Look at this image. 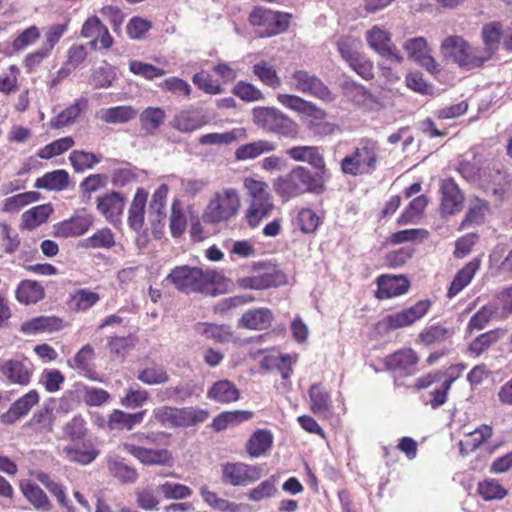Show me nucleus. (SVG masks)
I'll use <instances>...</instances> for the list:
<instances>
[{"label": "nucleus", "instance_id": "obj_1", "mask_svg": "<svg viewBox=\"0 0 512 512\" xmlns=\"http://www.w3.org/2000/svg\"><path fill=\"white\" fill-rule=\"evenodd\" d=\"M324 183L323 179L315 176L308 168L295 166L273 181V189L283 201H289L304 193H322L325 189Z\"/></svg>", "mask_w": 512, "mask_h": 512}, {"label": "nucleus", "instance_id": "obj_2", "mask_svg": "<svg viewBox=\"0 0 512 512\" xmlns=\"http://www.w3.org/2000/svg\"><path fill=\"white\" fill-rule=\"evenodd\" d=\"M241 207L237 189L226 187L214 192L202 213V220L207 224L227 222L237 216Z\"/></svg>", "mask_w": 512, "mask_h": 512}, {"label": "nucleus", "instance_id": "obj_3", "mask_svg": "<svg viewBox=\"0 0 512 512\" xmlns=\"http://www.w3.org/2000/svg\"><path fill=\"white\" fill-rule=\"evenodd\" d=\"M252 116L254 124L267 132L291 139L299 133L298 124L274 107H255Z\"/></svg>", "mask_w": 512, "mask_h": 512}, {"label": "nucleus", "instance_id": "obj_4", "mask_svg": "<svg viewBox=\"0 0 512 512\" xmlns=\"http://www.w3.org/2000/svg\"><path fill=\"white\" fill-rule=\"evenodd\" d=\"M155 420L167 427H191L204 423L209 417V411L196 407L162 406L153 410Z\"/></svg>", "mask_w": 512, "mask_h": 512}, {"label": "nucleus", "instance_id": "obj_5", "mask_svg": "<svg viewBox=\"0 0 512 512\" xmlns=\"http://www.w3.org/2000/svg\"><path fill=\"white\" fill-rule=\"evenodd\" d=\"M165 280L177 290L189 294L202 292L211 281V276L198 267L183 265L172 269Z\"/></svg>", "mask_w": 512, "mask_h": 512}, {"label": "nucleus", "instance_id": "obj_6", "mask_svg": "<svg viewBox=\"0 0 512 512\" xmlns=\"http://www.w3.org/2000/svg\"><path fill=\"white\" fill-rule=\"evenodd\" d=\"M441 50L446 59L467 70L480 67L483 64L480 48L470 47L461 37L454 36L445 39Z\"/></svg>", "mask_w": 512, "mask_h": 512}, {"label": "nucleus", "instance_id": "obj_7", "mask_svg": "<svg viewBox=\"0 0 512 512\" xmlns=\"http://www.w3.org/2000/svg\"><path fill=\"white\" fill-rule=\"evenodd\" d=\"M290 15L264 8L254 9L249 21L253 26H258L259 37H271L284 32L289 26Z\"/></svg>", "mask_w": 512, "mask_h": 512}, {"label": "nucleus", "instance_id": "obj_8", "mask_svg": "<svg viewBox=\"0 0 512 512\" xmlns=\"http://www.w3.org/2000/svg\"><path fill=\"white\" fill-rule=\"evenodd\" d=\"M430 307V300H420L411 307L388 314L379 322V327L385 330H397L408 327L423 318L428 313Z\"/></svg>", "mask_w": 512, "mask_h": 512}, {"label": "nucleus", "instance_id": "obj_9", "mask_svg": "<svg viewBox=\"0 0 512 512\" xmlns=\"http://www.w3.org/2000/svg\"><path fill=\"white\" fill-rule=\"evenodd\" d=\"M366 40L369 46L382 56L390 64L399 65L403 56L392 42L391 34L380 26H373L366 32Z\"/></svg>", "mask_w": 512, "mask_h": 512}, {"label": "nucleus", "instance_id": "obj_10", "mask_svg": "<svg viewBox=\"0 0 512 512\" xmlns=\"http://www.w3.org/2000/svg\"><path fill=\"white\" fill-rule=\"evenodd\" d=\"M291 87L295 90L318 98L322 101H332V93L329 88L317 76L305 70H296L290 76Z\"/></svg>", "mask_w": 512, "mask_h": 512}, {"label": "nucleus", "instance_id": "obj_11", "mask_svg": "<svg viewBox=\"0 0 512 512\" xmlns=\"http://www.w3.org/2000/svg\"><path fill=\"white\" fill-rule=\"evenodd\" d=\"M287 155L296 162H305L316 169L313 173L324 181L328 180L330 175L325 165V159L316 146H293L286 151Z\"/></svg>", "mask_w": 512, "mask_h": 512}, {"label": "nucleus", "instance_id": "obj_12", "mask_svg": "<svg viewBox=\"0 0 512 512\" xmlns=\"http://www.w3.org/2000/svg\"><path fill=\"white\" fill-rule=\"evenodd\" d=\"M261 477L258 466L244 463H225L222 465V480L233 486H246Z\"/></svg>", "mask_w": 512, "mask_h": 512}, {"label": "nucleus", "instance_id": "obj_13", "mask_svg": "<svg viewBox=\"0 0 512 512\" xmlns=\"http://www.w3.org/2000/svg\"><path fill=\"white\" fill-rule=\"evenodd\" d=\"M419 358L411 348L402 349L384 359L385 367L401 377L414 375L418 371Z\"/></svg>", "mask_w": 512, "mask_h": 512}, {"label": "nucleus", "instance_id": "obj_14", "mask_svg": "<svg viewBox=\"0 0 512 512\" xmlns=\"http://www.w3.org/2000/svg\"><path fill=\"white\" fill-rule=\"evenodd\" d=\"M33 370L32 362L26 357L6 360L0 365V371L8 381L22 386L30 383Z\"/></svg>", "mask_w": 512, "mask_h": 512}, {"label": "nucleus", "instance_id": "obj_15", "mask_svg": "<svg viewBox=\"0 0 512 512\" xmlns=\"http://www.w3.org/2000/svg\"><path fill=\"white\" fill-rule=\"evenodd\" d=\"M376 297L378 299H389L405 294L409 287V280L403 275H380L377 280Z\"/></svg>", "mask_w": 512, "mask_h": 512}, {"label": "nucleus", "instance_id": "obj_16", "mask_svg": "<svg viewBox=\"0 0 512 512\" xmlns=\"http://www.w3.org/2000/svg\"><path fill=\"white\" fill-rule=\"evenodd\" d=\"M376 143L362 139L354 150V175L371 173L376 167Z\"/></svg>", "mask_w": 512, "mask_h": 512}, {"label": "nucleus", "instance_id": "obj_17", "mask_svg": "<svg viewBox=\"0 0 512 512\" xmlns=\"http://www.w3.org/2000/svg\"><path fill=\"white\" fill-rule=\"evenodd\" d=\"M403 49L407 52L408 57L427 71L434 73L437 71V64L430 55L426 39L423 37H415L406 40L403 43Z\"/></svg>", "mask_w": 512, "mask_h": 512}, {"label": "nucleus", "instance_id": "obj_18", "mask_svg": "<svg viewBox=\"0 0 512 512\" xmlns=\"http://www.w3.org/2000/svg\"><path fill=\"white\" fill-rule=\"evenodd\" d=\"M440 191V212L443 216L453 215L462 209L464 195L453 180H444L441 184Z\"/></svg>", "mask_w": 512, "mask_h": 512}, {"label": "nucleus", "instance_id": "obj_19", "mask_svg": "<svg viewBox=\"0 0 512 512\" xmlns=\"http://www.w3.org/2000/svg\"><path fill=\"white\" fill-rule=\"evenodd\" d=\"M124 450L145 465H166L171 454L166 449H151L133 443H124Z\"/></svg>", "mask_w": 512, "mask_h": 512}, {"label": "nucleus", "instance_id": "obj_20", "mask_svg": "<svg viewBox=\"0 0 512 512\" xmlns=\"http://www.w3.org/2000/svg\"><path fill=\"white\" fill-rule=\"evenodd\" d=\"M39 402V394L36 390H30L28 393L17 399L7 412L0 416L3 424L10 425L15 423L21 417L26 416L33 406Z\"/></svg>", "mask_w": 512, "mask_h": 512}, {"label": "nucleus", "instance_id": "obj_21", "mask_svg": "<svg viewBox=\"0 0 512 512\" xmlns=\"http://www.w3.org/2000/svg\"><path fill=\"white\" fill-rule=\"evenodd\" d=\"M63 453L69 461L81 465L90 464L98 455L93 444L85 439L70 442L63 447Z\"/></svg>", "mask_w": 512, "mask_h": 512}, {"label": "nucleus", "instance_id": "obj_22", "mask_svg": "<svg viewBox=\"0 0 512 512\" xmlns=\"http://www.w3.org/2000/svg\"><path fill=\"white\" fill-rule=\"evenodd\" d=\"M125 207V198L118 192L98 197L97 209L111 223L119 221Z\"/></svg>", "mask_w": 512, "mask_h": 512}, {"label": "nucleus", "instance_id": "obj_23", "mask_svg": "<svg viewBox=\"0 0 512 512\" xmlns=\"http://www.w3.org/2000/svg\"><path fill=\"white\" fill-rule=\"evenodd\" d=\"M93 224V217L88 214L77 215L55 226V235L70 238L83 235Z\"/></svg>", "mask_w": 512, "mask_h": 512}, {"label": "nucleus", "instance_id": "obj_24", "mask_svg": "<svg viewBox=\"0 0 512 512\" xmlns=\"http://www.w3.org/2000/svg\"><path fill=\"white\" fill-rule=\"evenodd\" d=\"M274 320L273 312L266 307L249 309L243 313L239 320L241 327L249 330H266L271 327Z\"/></svg>", "mask_w": 512, "mask_h": 512}, {"label": "nucleus", "instance_id": "obj_25", "mask_svg": "<svg viewBox=\"0 0 512 512\" xmlns=\"http://www.w3.org/2000/svg\"><path fill=\"white\" fill-rule=\"evenodd\" d=\"M277 100L283 106L296 112L312 116L316 119H323L325 117V112L322 109L318 108L315 104L302 99L299 96L290 94H278Z\"/></svg>", "mask_w": 512, "mask_h": 512}, {"label": "nucleus", "instance_id": "obj_26", "mask_svg": "<svg viewBox=\"0 0 512 512\" xmlns=\"http://www.w3.org/2000/svg\"><path fill=\"white\" fill-rule=\"evenodd\" d=\"M274 208L273 198L251 199L245 213L248 225L252 228L257 227L262 220L271 215Z\"/></svg>", "mask_w": 512, "mask_h": 512}, {"label": "nucleus", "instance_id": "obj_27", "mask_svg": "<svg viewBox=\"0 0 512 512\" xmlns=\"http://www.w3.org/2000/svg\"><path fill=\"white\" fill-rule=\"evenodd\" d=\"M297 361V355L291 356L289 354L267 355L261 362L260 367L264 370H277L280 372L282 378L287 380L291 377L293 372V364Z\"/></svg>", "mask_w": 512, "mask_h": 512}, {"label": "nucleus", "instance_id": "obj_28", "mask_svg": "<svg viewBox=\"0 0 512 512\" xmlns=\"http://www.w3.org/2000/svg\"><path fill=\"white\" fill-rule=\"evenodd\" d=\"M240 392L235 384L229 380H220L209 388L207 398L221 404H229L239 399Z\"/></svg>", "mask_w": 512, "mask_h": 512}, {"label": "nucleus", "instance_id": "obj_29", "mask_svg": "<svg viewBox=\"0 0 512 512\" xmlns=\"http://www.w3.org/2000/svg\"><path fill=\"white\" fill-rule=\"evenodd\" d=\"M480 268V260L475 258L468 262L462 269H460L453 278L447 292L448 298H453L458 295L466 286L470 284L475 273Z\"/></svg>", "mask_w": 512, "mask_h": 512}, {"label": "nucleus", "instance_id": "obj_30", "mask_svg": "<svg viewBox=\"0 0 512 512\" xmlns=\"http://www.w3.org/2000/svg\"><path fill=\"white\" fill-rule=\"evenodd\" d=\"M45 296L44 287L34 280H22L15 291L16 300L24 305L36 304Z\"/></svg>", "mask_w": 512, "mask_h": 512}, {"label": "nucleus", "instance_id": "obj_31", "mask_svg": "<svg viewBox=\"0 0 512 512\" xmlns=\"http://www.w3.org/2000/svg\"><path fill=\"white\" fill-rule=\"evenodd\" d=\"M484 47L480 48L483 63L488 61L497 50L502 37V26L497 22L486 24L482 30Z\"/></svg>", "mask_w": 512, "mask_h": 512}, {"label": "nucleus", "instance_id": "obj_32", "mask_svg": "<svg viewBox=\"0 0 512 512\" xmlns=\"http://www.w3.org/2000/svg\"><path fill=\"white\" fill-rule=\"evenodd\" d=\"M283 275L279 272L264 273L260 275L242 277L237 285L243 289L264 290L282 283Z\"/></svg>", "mask_w": 512, "mask_h": 512}, {"label": "nucleus", "instance_id": "obj_33", "mask_svg": "<svg viewBox=\"0 0 512 512\" xmlns=\"http://www.w3.org/2000/svg\"><path fill=\"white\" fill-rule=\"evenodd\" d=\"M138 111L129 105L101 109L97 116L107 124H125L135 119Z\"/></svg>", "mask_w": 512, "mask_h": 512}, {"label": "nucleus", "instance_id": "obj_34", "mask_svg": "<svg viewBox=\"0 0 512 512\" xmlns=\"http://www.w3.org/2000/svg\"><path fill=\"white\" fill-rule=\"evenodd\" d=\"M147 202V193L139 188L129 208L128 223L136 232H140L144 225L145 206Z\"/></svg>", "mask_w": 512, "mask_h": 512}, {"label": "nucleus", "instance_id": "obj_35", "mask_svg": "<svg viewBox=\"0 0 512 512\" xmlns=\"http://www.w3.org/2000/svg\"><path fill=\"white\" fill-rule=\"evenodd\" d=\"M275 150L276 144L274 142L258 140L239 146L235 150V158L239 161L251 160Z\"/></svg>", "mask_w": 512, "mask_h": 512}, {"label": "nucleus", "instance_id": "obj_36", "mask_svg": "<svg viewBox=\"0 0 512 512\" xmlns=\"http://www.w3.org/2000/svg\"><path fill=\"white\" fill-rule=\"evenodd\" d=\"M61 320L57 317L39 316L25 321L21 324V332L27 335H33L43 332H53L59 330Z\"/></svg>", "mask_w": 512, "mask_h": 512}, {"label": "nucleus", "instance_id": "obj_37", "mask_svg": "<svg viewBox=\"0 0 512 512\" xmlns=\"http://www.w3.org/2000/svg\"><path fill=\"white\" fill-rule=\"evenodd\" d=\"M489 211L488 201L479 197L469 200L468 210L459 229H465L471 225H480L484 222L486 213Z\"/></svg>", "mask_w": 512, "mask_h": 512}, {"label": "nucleus", "instance_id": "obj_38", "mask_svg": "<svg viewBox=\"0 0 512 512\" xmlns=\"http://www.w3.org/2000/svg\"><path fill=\"white\" fill-rule=\"evenodd\" d=\"M20 489L24 497L33 505L37 510L50 511L52 505L46 493L35 483L29 481L21 482Z\"/></svg>", "mask_w": 512, "mask_h": 512}, {"label": "nucleus", "instance_id": "obj_39", "mask_svg": "<svg viewBox=\"0 0 512 512\" xmlns=\"http://www.w3.org/2000/svg\"><path fill=\"white\" fill-rule=\"evenodd\" d=\"M309 396L313 413L326 416L332 407L331 396L326 387L321 384L312 385L309 389Z\"/></svg>", "mask_w": 512, "mask_h": 512}, {"label": "nucleus", "instance_id": "obj_40", "mask_svg": "<svg viewBox=\"0 0 512 512\" xmlns=\"http://www.w3.org/2000/svg\"><path fill=\"white\" fill-rule=\"evenodd\" d=\"M165 111L160 107H147L139 115L140 126L146 134L153 135L163 125Z\"/></svg>", "mask_w": 512, "mask_h": 512}, {"label": "nucleus", "instance_id": "obj_41", "mask_svg": "<svg viewBox=\"0 0 512 512\" xmlns=\"http://www.w3.org/2000/svg\"><path fill=\"white\" fill-rule=\"evenodd\" d=\"M492 436V428L488 425H481L474 431L465 435L464 440L459 442V449L462 455L475 451L482 443Z\"/></svg>", "mask_w": 512, "mask_h": 512}, {"label": "nucleus", "instance_id": "obj_42", "mask_svg": "<svg viewBox=\"0 0 512 512\" xmlns=\"http://www.w3.org/2000/svg\"><path fill=\"white\" fill-rule=\"evenodd\" d=\"M146 411H140L134 414L126 413L122 410L115 409L109 416L108 427L111 430L127 429L132 430L135 425L143 421Z\"/></svg>", "mask_w": 512, "mask_h": 512}, {"label": "nucleus", "instance_id": "obj_43", "mask_svg": "<svg viewBox=\"0 0 512 512\" xmlns=\"http://www.w3.org/2000/svg\"><path fill=\"white\" fill-rule=\"evenodd\" d=\"M253 413L247 410L225 411L217 415L211 424L213 430L220 432L229 426L240 424L251 419Z\"/></svg>", "mask_w": 512, "mask_h": 512}, {"label": "nucleus", "instance_id": "obj_44", "mask_svg": "<svg viewBox=\"0 0 512 512\" xmlns=\"http://www.w3.org/2000/svg\"><path fill=\"white\" fill-rule=\"evenodd\" d=\"M88 101L86 98H80L65 110L60 112L54 119L51 120L52 128H63L72 124L78 116L87 108Z\"/></svg>", "mask_w": 512, "mask_h": 512}, {"label": "nucleus", "instance_id": "obj_45", "mask_svg": "<svg viewBox=\"0 0 512 512\" xmlns=\"http://www.w3.org/2000/svg\"><path fill=\"white\" fill-rule=\"evenodd\" d=\"M69 184V174L65 170H55L48 172L35 182L38 189L60 191L65 189Z\"/></svg>", "mask_w": 512, "mask_h": 512}, {"label": "nucleus", "instance_id": "obj_46", "mask_svg": "<svg viewBox=\"0 0 512 512\" xmlns=\"http://www.w3.org/2000/svg\"><path fill=\"white\" fill-rule=\"evenodd\" d=\"M100 300V295L88 289H77L69 296V306L74 311H87Z\"/></svg>", "mask_w": 512, "mask_h": 512}, {"label": "nucleus", "instance_id": "obj_47", "mask_svg": "<svg viewBox=\"0 0 512 512\" xmlns=\"http://www.w3.org/2000/svg\"><path fill=\"white\" fill-rule=\"evenodd\" d=\"M245 137L246 130L244 128H235L224 133H209L202 135L199 138V143L201 145H228Z\"/></svg>", "mask_w": 512, "mask_h": 512}, {"label": "nucleus", "instance_id": "obj_48", "mask_svg": "<svg viewBox=\"0 0 512 512\" xmlns=\"http://www.w3.org/2000/svg\"><path fill=\"white\" fill-rule=\"evenodd\" d=\"M205 122L196 114L189 110H182L177 113L172 121V126L184 133L192 132L200 129Z\"/></svg>", "mask_w": 512, "mask_h": 512}, {"label": "nucleus", "instance_id": "obj_49", "mask_svg": "<svg viewBox=\"0 0 512 512\" xmlns=\"http://www.w3.org/2000/svg\"><path fill=\"white\" fill-rule=\"evenodd\" d=\"M53 209L50 205H38L33 207L22 215L23 225L27 229H34L45 223L52 213Z\"/></svg>", "mask_w": 512, "mask_h": 512}, {"label": "nucleus", "instance_id": "obj_50", "mask_svg": "<svg viewBox=\"0 0 512 512\" xmlns=\"http://www.w3.org/2000/svg\"><path fill=\"white\" fill-rule=\"evenodd\" d=\"M273 437L265 430L256 431L247 443V451L252 457L263 455L272 445Z\"/></svg>", "mask_w": 512, "mask_h": 512}, {"label": "nucleus", "instance_id": "obj_51", "mask_svg": "<svg viewBox=\"0 0 512 512\" xmlns=\"http://www.w3.org/2000/svg\"><path fill=\"white\" fill-rule=\"evenodd\" d=\"M198 333L216 342H228L232 337L231 328L228 325L212 323H199L196 327Z\"/></svg>", "mask_w": 512, "mask_h": 512}, {"label": "nucleus", "instance_id": "obj_52", "mask_svg": "<svg viewBox=\"0 0 512 512\" xmlns=\"http://www.w3.org/2000/svg\"><path fill=\"white\" fill-rule=\"evenodd\" d=\"M69 160L76 172H83L100 163L102 156L82 150H74L70 153Z\"/></svg>", "mask_w": 512, "mask_h": 512}, {"label": "nucleus", "instance_id": "obj_53", "mask_svg": "<svg viewBox=\"0 0 512 512\" xmlns=\"http://www.w3.org/2000/svg\"><path fill=\"white\" fill-rule=\"evenodd\" d=\"M108 469L122 483H134L138 478L137 471L118 458H109Z\"/></svg>", "mask_w": 512, "mask_h": 512}, {"label": "nucleus", "instance_id": "obj_54", "mask_svg": "<svg viewBox=\"0 0 512 512\" xmlns=\"http://www.w3.org/2000/svg\"><path fill=\"white\" fill-rule=\"evenodd\" d=\"M137 379L146 385H159L169 381V375L163 366L154 365L140 370Z\"/></svg>", "mask_w": 512, "mask_h": 512}, {"label": "nucleus", "instance_id": "obj_55", "mask_svg": "<svg viewBox=\"0 0 512 512\" xmlns=\"http://www.w3.org/2000/svg\"><path fill=\"white\" fill-rule=\"evenodd\" d=\"M195 386L189 383L179 384L177 386L166 387L162 389L158 396L162 401H185L193 396Z\"/></svg>", "mask_w": 512, "mask_h": 512}, {"label": "nucleus", "instance_id": "obj_56", "mask_svg": "<svg viewBox=\"0 0 512 512\" xmlns=\"http://www.w3.org/2000/svg\"><path fill=\"white\" fill-rule=\"evenodd\" d=\"M200 494L203 500L215 510L222 512H237L239 510L237 503L218 497L216 493L210 491L206 486L201 487Z\"/></svg>", "mask_w": 512, "mask_h": 512}, {"label": "nucleus", "instance_id": "obj_57", "mask_svg": "<svg viewBox=\"0 0 512 512\" xmlns=\"http://www.w3.org/2000/svg\"><path fill=\"white\" fill-rule=\"evenodd\" d=\"M253 73L263 84L271 88L275 89L281 86V80L276 70L264 61L253 66Z\"/></svg>", "mask_w": 512, "mask_h": 512}, {"label": "nucleus", "instance_id": "obj_58", "mask_svg": "<svg viewBox=\"0 0 512 512\" xmlns=\"http://www.w3.org/2000/svg\"><path fill=\"white\" fill-rule=\"evenodd\" d=\"M72 137H63L44 146L38 153L41 159H51L68 151L74 145Z\"/></svg>", "mask_w": 512, "mask_h": 512}, {"label": "nucleus", "instance_id": "obj_59", "mask_svg": "<svg viewBox=\"0 0 512 512\" xmlns=\"http://www.w3.org/2000/svg\"><path fill=\"white\" fill-rule=\"evenodd\" d=\"M478 493L486 501L500 500L507 495V490L497 480L485 479L478 484Z\"/></svg>", "mask_w": 512, "mask_h": 512}, {"label": "nucleus", "instance_id": "obj_60", "mask_svg": "<svg viewBox=\"0 0 512 512\" xmlns=\"http://www.w3.org/2000/svg\"><path fill=\"white\" fill-rule=\"evenodd\" d=\"M115 240L112 231L109 228L98 230L92 236L86 238L82 242L85 248H111L114 246Z\"/></svg>", "mask_w": 512, "mask_h": 512}, {"label": "nucleus", "instance_id": "obj_61", "mask_svg": "<svg viewBox=\"0 0 512 512\" xmlns=\"http://www.w3.org/2000/svg\"><path fill=\"white\" fill-rule=\"evenodd\" d=\"M157 492L165 499L174 500L186 499L192 495V490L188 486L169 481L157 486Z\"/></svg>", "mask_w": 512, "mask_h": 512}, {"label": "nucleus", "instance_id": "obj_62", "mask_svg": "<svg viewBox=\"0 0 512 512\" xmlns=\"http://www.w3.org/2000/svg\"><path fill=\"white\" fill-rule=\"evenodd\" d=\"M500 338L499 330H491L485 332L478 336L474 341H472L469 345V351L471 354L475 356L481 355L485 352L489 347L495 344Z\"/></svg>", "mask_w": 512, "mask_h": 512}, {"label": "nucleus", "instance_id": "obj_63", "mask_svg": "<svg viewBox=\"0 0 512 512\" xmlns=\"http://www.w3.org/2000/svg\"><path fill=\"white\" fill-rule=\"evenodd\" d=\"M37 479L56 497L58 503L67 509V512H75L67 503L66 494L62 485L52 480L50 476L45 473H39Z\"/></svg>", "mask_w": 512, "mask_h": 512}, {"label": "nucleus", "instance_id": "obj_64", "mask_svg": "<svg viewBox=\"0 0 512 512\" xmlns=\"http://www.w3.org/2000/svg\"><path fill=\"white\" fill-rule=\"evenodd\" d=\"M187 226V218L180 207L178 200H175L171 206L170 230L173 237H180Z\"/></svg>", "mask_w": 512, "mask_h": 512}]
</instances>
